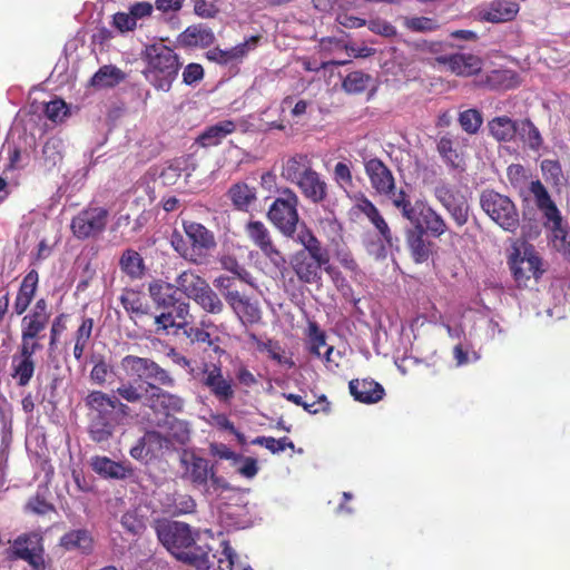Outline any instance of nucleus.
<instances>
[{"instance_id": "052dcab7", "label": "nucleus", "mask_w": 570, "mask_h": 570, "mask_svg": "<svg viewBox=\"0 0 570 570\" xmlns=\"http://www.w3.org/2000/svg\"><path fill=\"white\" fill-rule=\"evenodd\" d=\"M367 28L373 33L385 38H393L397 35V29L391 22L382 18H374L368 20Z\"/></svg>"}, {"instance_id": "0eeeda50", "label": "nucleus", "mask_w": 570, "mask_h": 570, "mask_svg": "<svg viewBox=\"0 0 570 570\" xmlns=\"http://www.w3.org/2000/svg\"><path fill=\"white\" fill-rule=\"evenodd\" d=\"M480 204L487 215L500 227L514 232L519 226V214L512 200L494 190H484Z\"/></svg>"}, {"instance_id": "a878e982", "label": "nucleus", "mask_w": 570, "mask_h": 570, "mask_svg": "<svg viewBox=\"0 0 570 570\" xmlns=\"http://www.w3.org/2000/svg\"><path fill=\"white\" fill-rule=\"evenodd\" d=\"M39 282V275L36 269H31L23 277L17 296L13 302V312L16 315H22L35 298Z\"/></svg>"}, {"instance_id": "680f3d73", "label": "nucleus", "mask_w": 570, "mask_h": 570, "mask_svg": "<svg viewBox=\"0 0 570 570\" xmlns=\"http://www.w3.org/2000/svg\"><path fill=\"white\" fill-rule=\"evenodd\" d=\"M68 112L67 105L61 99H55L46 104L45 114L48 119L58 122L61 121Z\"/></svg>"}, {"instance_id": "09e8293b", "label": "nucleus", "mask_w": 570, "mask_h": 570, "mask_svg": "<svg viewBox=\"0 0 570 570\" xmlns=\"http://www.w3.org/2000/svg\"><path fill=\"white\" fill-rule=\"evenodd\" d=\"M220 546L222 552L218 558V563L227 561L229 570H253V568L229 546L228 541H223Z\"/></svg>"}, {"instance_id": "338daca9", "label": "nucleus", "mask_w": 570, "mask_h": 570, "mask_svg": "<svg viewBox=\"0 0 570 570\" xmlns=\"http://www.w3.org/2000/svg\"><path fill=\"white\" fill-rule=\"evenodd\" d=\"M541 170L547 179H551L554 184H559L562 177L561 165L557 160L544 159L541 163Z\"/></svg>"}, {"instance_id": "0e129e2a", "label": "nucleus", "mask_w": 570, "mask_h": 570, "mask_svg": "<svg viewBox=\"0 0 570 570\" xmlns=\"http://www.w3.org/2000/svg\"><path fill=\"white\" fill-rule=\"evenodd\" d=\"M41 348L40 340L21 336V343L16 355L26 360H33V355Z\"/></svg>"}, {"instance_id": "8fccbe9b", "label": "nucleus", "mask_w": 570, "mask_h": 570, "mask_svg": "<svg viewBox=\"0 0 570 570\" xmlns=\"http://www.w3.org/2000/svg\"><path fill=\"white\" fill-rule=\"evenodd\" d=\"M403 26L413 32H433L440 28L438 21L429 17H404Z\"/></svg>"}, {"instance_id": "c03bdc74", "label": "nucleus", "mask_w": 570, "mask_h": 570, "mask_svg": "<svg viewBox=\"0 0 570 570\" xmlns=\"http://www.w3.org/2000/svg\"><path fill=\"white\" fill-rule=\"evenodd\" d=\"M183 37L184 41L189 46L207 47L210 46L215 40V36L212 29L202 24L188 27L184 31Z\"/></svg>"}, {"instance_id": "393cba45", "label": "nucleus", "mask_w": 570, "mask_h": 570, "mask_svg": "<svg viewBox=\"0 0 570 570\" xmlns=\"http://www.w3.org/2000/svg\"><path fill=\"white\" fill-rule=\"evenodd\" d=\"M257 41V37H252L250 39L226 50L213 48L207 51V58L220 65L234 63L242 60L249 50L254 49Z\"/></svg>"}, {"instance_id": "aec40b11", "label": "nucleus", "mask_w": 570, "mask_h": 570, "mask_svg": "<svg viewBox=\"0 0 570 570\" xmlns=\"http://www.w3.org/2000/svg\"><path fill=\"white\" fill-rule=\"evenodd\" d=\"M145 391L148 393L146 405L154 411L164 410L167 413H179L184 410L185 401L177 394L167 392L154 383H148Z\"/></svg>"}, {"instance_id": "9b49d317", "label": "nucleus", "mask_w": 570, "mask_h": 570, "mask_svg": "<svg viewBox=\"0 0 570 570\" xmlns=\"http://www.w3.org/2000/svg\"><path fill=\"white\" fill-rule=\"evenodd\" d=\"M245 233L276 269L282 272L286 268V259L274 245L271 233L264 223L249 220L245 226Z\"/></svg>"}, {"instance_id": "774afa93", "label": "nucleus", "mask_w": 570, "mask_h": 570, "mask_svg": "<svg viewBox=\"0 0 570 570\" xmlns=\"http://www.w3.org/2000/svg\"><path fill=\"white\" fill-rule=\"evenodd\" d=\"M204 77V69L198 63H189L183 71V81L188 86H193L200 81Z\"/></svg>"}, {"instance_id": "a18cd8bd", "label": "nucleus", "mask_w": 570, "mask_h": 570, "mask_svg": "<svg viewBox=\"0 0 570 570\" xmlns=\"http://www.w3.org/2000/svg\"><path fill=\"white\" fill-rule=\"evenodd\" d=\"M517 136L532 150H538L543 142L540 131L529 119L519 120Z\"/></svg>"}, {"instance_id": "5701e85b", "label": "nucleus", "mask_w": 570, "mask_h": 570, "mask_svg": "<svg viewBox=\"0 0 570 570\" xmlns=\"http://www.w3.org/2000/svg\"><path fill=\"white\" fill-rule=\"evenodd\" d=\"M348 389L354 400L361 403H376L384 396L383 386L371 379L352 380L348 384Z\"/></svg>"}, {"instance_id": "e433bc0d", "label": "nucleus", "mask_w": 570, "mask_h": 570, "mask_svg": "<svg viewBox=\"0 0 570 570\" xmlns=\"http://www.w3.org/2000/svg\"><path fill=\"white\" fill-rule=\"evenodd\" d=\"M228 197L236 209L247 212L256 200V189L246 183H236L228 189Z\"/></svg>"}, {"instance_id": "58836bf2", "label": "nucleus", "mask_w": 570, "mask_h": 570, "mask_svg": "<svg viewBox=\"0 0 570 570\" xmlns=\"http://www.w3.org/2000/svg\"><path fill=\"white\" fill-rule=\"evenodd\" d=\"M119 266L131 279L142 278L146 269L141 255L134 249H126L122 253Z\"/></svg>"}, {"instance_id": "bf43d9fd", "label": "nucleus", "mask_w": 570, "mask_h": 570, "mask_svg": "<svg viewBox=\"0 0 570 570\" xmlns=\"http://www.w3.org/2000/svg\"><path fill=\"white\" fill-rule=\"evenodd\" d=\"M233 466L246 479H253L258 472L257 460L250 456L238 454Z\"/></svg>"}, {"instance_id": "473e14b6", "label": "nucleus", "mask_w": 570, "mask_h": 570, "mask_svg": "<svg viewBox=\"0 0 570 570\" xmlns=\"http://www.w3.org/2000/svg\"><path fill=\"white\" fill-rule=\"evenodd\" d=\"M436 150L442 158L443 163L454 170H464L465 161L464 157L454 147V140L446 134L438 140Z\"/></svg>"}, {"instance_id": "c756f323", "label": "nucleus", "mask_w": 570, "mask_h": 570, "mask_svg": "<svg viewBox=\"0 0 570 570\" xmlns=\"http://www.w3.org/2000/svg\"><path fill=\"white\" fill-rule=\"evenodd\" d=\"M67 551H76L80 554H89L94 548V539L86 529H76L65 533L59 542Z\"/></svg>"}, {"instance_id": "5fc2aeb1", "label": "nucleus", "mask_w": 570, "mask_h": 570, "mask_svg": "<svg viewBox=\"0 0 570 570\" xmlns=\"http://www.w3.org/2000/svg\"><path fill=\"white\" fill-rule=\"evenodd\" d=\"M115 393L128 403H139L144 399L142 385L132 382H121Z\"/></svg>"}, {"instance_id": "bb28decb", "label": "nucleus", "mask_w": 570, "mask_h": 570, "mask_svg": "<svg viewBox=\"0 0 570 570\" xmlns=\"http://www.w3.org/2000/svg\"><path fill=\"white\" fill-rule=\"evenodd\" d=\"M91 466L97 474L114 480H124L134 472L129 463L116 462L107 456L92 458Z\"/></svg>"}, {"instance_id": "72a5a7b5", "label": "nucleus", "mask_w": 570, "mask_h": 570, "mask_svg": "<svg viewBox=\"0 0 570 570\" xmlns=\"http://www.w3.org/2000/svg\"><path fill=\"white\" fill-rule=\"evenodd\" d=\"M185 233L193 245V250H198L202 254L203 250H208L215 247L214 235L202 224L187 223L184 224Z\"/></svg>"}, {"instance_id": "b1692460", "label": "nucleus", "mask_w": 570, "mask_h": 570, "mask_svg": "<svg viewBox=\"0 0 570 570\" xmlns=\"http://www.w3.org/2000/svg\"><path fill=\"white\" fill-rule=\"evenodd\" d=\"M296 186L303 196L313 204H320L327 197V184L314 169L299 179Z\"/></svg>"}, {"instance_id": "39448f33", "label": "nucleus", "mask_w": 570, "mask_h": 570, "mask_svg": "<svg viewBox=\"0 0 570 570\" xmlns=\"http://www.w3.org/2000/svg\"><path fill=\"white\" fill-rule=\"evenodd\" d=\"M298 196L291 188L279 190V196L268 208L267 217L286 237H294L299 223Z\"/></svg>"}, {"instance_id": "de8ad7c7", "label": "nucleus", "mask_w": 570, "mask_h": 570, "mask_svg": "<svg viewBox=\"0 0 570 570\" xmlns=\"http://www.w3.org/2000/svg\"><path fill=\"white\" fill-rule=\"evenodd\" d=\"M458 121L463 131H465L469 135H475L479 132L483 124V117L478 109L471 108L461 111L459 114Z\"/></svg>"}, {"instance_id": "dca6fc26", "label": "nucleus", "mask_w": 570, "mask_h": 570, "mask_svg": "<svg viewBox=\"0 0 570 570\" xmlns=\"http://www.w3.org/2000/svg\"><path fill=\"white\" fill-rule=\"evenodd\" d=\"M520 6L515 0H491L481 3L476 9V17L481 21L503 23L512 21L519 13Z\"/></svg>"}, {"instance_id": "1a4fd4ad", "label": "nucleus", "mask_w": 570, "mask_h": 570, "mask_svg": "<svg viewBox=\"0 0 570 570\" xmlns=\"http://www.w3.org/2000/svg\"><path fill=\"white\" fill-rule=\"evenodd\" d=\"M291 266L297 278L305 284H314L322 278V268L327 271L330 256L326 252H296L291 257Z\"/></svg>"}, {"instance_id": "7c9ffc66", "label": "nucleus", "mask_w": 570, "mask_h": 570, "mask_svg": "<svg viewBox=\"0 0 570 570\" xmlns=\"http://www.w3.org/2000/svg\"><path fill=\"white\" fill-rule=\"evenodd\" d=\"M149 295L158 307L169 308L178 303L176 285L163 281H154L148 286Z\"/></svg>"}, {"instance_id": "423d86ee", "label": "nucleus", "mask_w": 570, "mask_h": 570, "mask_svg": "<svg viewBox=\"0 0 570 570\" xmlns=\"http://www.w3.org/2000/svg\"><path fill=\"white\" fill-rule=\"evenodd\" d=\"M120 368L126 376L145 381L147 384L154 381L166 387H175L176 385V380L169 372L148 357L126 355L120 361Z\"/></svg>"}, {"instance_id": "f704fd0d", "label": "nucleus", "mask_w": 570, "mask_h": 570, "mask_svg": "<svg viewBox=\"0 0 570 570\" xmlns=\"http://www.w3.org/2000/svg\"><path fill=\"white\" fill-rule=\"evenodd\" d=\"M519 120H512L508 116L494 117L488 122L491 136L498 141H511L517 136Z\"/></svg>"}, {"instance_id": "c9c22d12", "label": "nucleus", "mask_w": 570, "mask_h": 570, "mask_svg": "<svg viewBox=\"0 0 570 570\" xmlns=\"http://www.w3.org/2000/svg\"><path fill=\"white\" fill-rule=\"evenodd\" d=\"M206 285H208L207 281L191 271H184L176 278L177 289L193 301Z\"/></svg>"}, {"instance_id": "a211bd4d", "label": "nucleus", "mask_w": 570, "mask_h": 570, "mask_svg": "<svg viewBox=\"0 0 570 570\" xmlns=\"http://www.w3.org/2000/svg\"><path fill=\"white\" fill-rule=\"evenodd\" d=\"M224 297L243 325H252L261 321L262 313L256 302H252L238 291H228L224 293Z\"/></svg>"}, {"instance_id": "49530a36", "label": "nucleus", "mask_w": 570, "mask_h": 570, "mask_svg": "<svg viewBox=\"0 0 570 570\" xmlns=\"http://www.w3.org/2000/svg\"><path fill=\"white\" fill-rule=\"evenodd\" d=\"M114 420L91 417L89 424V435L94 442H107L114 434Z\"/></svg>"}, {"instance_id": "4468645a", "label": "nucleus", "mask_w": 570, "mask_h": 570, "mask_svg": "<svg viewBox=\"0 0 570 570\" xmlns=\"http://www.w3.org/2000/svg\"><path fill=\"white\" fill-rule=\"evenodd\" d=\"M179 464L181 469L180 478L183 480L199 489L207 485L213 468L207 459L194 452L184 451L180 454Z\"/></svg>"}, {"instance_id": "37998d69", "label": "nucleus", "mask_w": 570, "mask_h": 570, "mask_svg": "<svg viewBox=\"0 0 570 570\" xmlns=\"http://www.w3.org/2000/svg\"><path fill=\"white\" fill-rule=\"evenodd\" d=\"M125 311L135 316L148 314L149 307L140 293L134 289H125L119 297Z\"/></svg>"}, {"instance_id": "6ab92c4d", "label": "nucleus", "mask_w": 570, "mask_h": 570, "mask_svg": "<svg viewBox=\"0 0 570 570\" xmlns=\"http://www.w3.org/2000/svg\"><path fill=\"white\" fill-rule=\"evenodd\" d=\"M365 174L371 186L380 195L391 194L395 187V179L392 171L379 158H371L364 161Z\"/></svg>"}, {"instance_id": "c85d7f7f", "label": "nucleus", "mask_w": 570, "mask_h": 570, "mask_svg": "<svg viewBox=\"0 0 570 570\" xmlns=\"http://www.w3.org/2000/svg\"><path fill=\"white\" fill-rule=\"evenodd\" d=\"M86 406L95 415L92 417L114 420L116 396L101 391H92L85 399Z\"/></svg>"}, {"instance_id": "7ed1b4c3", "label": "nucleus", "mask_w": 570, "mask_h": 570, "mask_svg": "<svg viewBox=\"0 0 570 570\" xmlns=\"http://www.w3.org/2000/svg\"><path fill=\"white\" fill-rule=\"evenodd\" d=\"M386 196L409 222H419L422 218L426 230L433 237H440L446 232L448 226L443 217L426 203L417 200L412 204L407 194L402 189L396 191L394 188Z\"/></svg>"}, {"instance_id": "f8f14e48", "label": "nucleus", "mask_w": 570, "mask_h": 570, "mask_svg": "<svg viewBox=\"0 0 570 570\" xmlns=\"http://www.w3.org/2000/svg\"><path fill=\"white\" fill-rule=\"evenodd\" d=\"M108 212L102 207H89L81 210L71 220L72 234L79 239L95 237L104 232Z\"/></svg>"}, {"instance_id": "6e6d98bb", "label": "nucleus", "mask_w": 570, "mask_h": 570, "mask_svg": "<svg viewBox=\"0 0 570 570\" xmlns=\"http://www.w3.org/2000/svg\"><path fill=\"white\" fill-rule=\"evenodd\" d=\"M42 158L47 166H56L61 160V140L49 138L42 147Z\"/></svg>"}, {"instance_id": "4c0bfd02", "label": "nucleus", "mask_w": 570, "mask_h": 570, "mask_svg": "<svg viewBox=\"0 0 570 570\" xmlns=\"http://www.w3.org/2000/svg\"><path fill=\"white\" fill-rule=\"evenodd\" d=\"M453 358L458 367L475 363L481 358V354L472 341V333L464 336V340L453 347Z\"/></svg>"}, {"instance_id": "2eb2a0df", "label": "nucleus", "mask_w": 570, "mask_h": 570, "mask_svg": "<svg viewBox=\"0 0 570 570\" xmlns=\"http://www.w3.org/2000/svg\"><path fill=\"white\" fill-rule=\"evenodd\" d=\"M168 436L163 435L158 431H147L138 439L136 444L130 449V456L140 462H148L153 458L160 455L164 450L171 448Z\"/></svg>"}, {"instance_id": "a19ab883", "label": "nucleus", "mask_w": 570, "mask_h": 570, "mask_svg": "<svg viewBox=\"0 0 570 570\" xmlns=\"http://www.w3.org/2000/svg\"><path fill=\"white\" fill-rule=\"evenodd\" d=\"M36 368L35 360H26L18 355L12 356L11 376L19 386H26L30 383Z\"/></svg>"}, {"instance_id": "69168bd1", "label": "nucleus", "mask_w": 570, "mask_h": 570, "mask_svg": "<svg viewBox=\"0 0 570 570\" xmlns=\"http://www.w3.org/2000/svg\"><path fill=\"white\" fill-rule=\"evenodd\" d=\"M445 209L449 212L451 217L459 226H463L468 222L469 207L461 199H458L455 203H453Z\"/></svg>"}, {"instance_id": "13d9d810", "label": "nucleus", "mask_w": 570, "mask_h": 570, "mask_svg": "<svg viewBox=\"0 0 570 570\" xmlns=\"http://www.w3.org/2000/svg\"><path fill=\"white\" fill-rule=\"evenodd\" d=\"M333 179L345 191L354 186L351 168L344 161H338L335 165Z\"/></svg>"}, {"instance_id": "ea45409f", "label": "nucleus", "mask_w": 570, "mask_h": 570, "mask_svg": "<svg viewBox=\"0 0 570 570\" xmlns=\"http://www.w3.org/2000/svg\"><path fill=\"white\" fill-rule=\"evenodd\" d=\"M122 70L112 65L102 66L91 78V85L98 88L115 87L125 79Z\"/></svg>"}, {"instance_id": "79ce46f5", "label": "nucleus", "mask_w": 570, "mask_h": 570, "mask_svg": "<svg viewBox=\"0 0 570 570\" xmlns=\"http://www.w3.org/2000/svg\"><path fill=\"white\" fill-rule=\"evenodd\" d=\"M194 302L203 311L213 315L220 314L225 308L223 301L209 284L195 297Z\"/></svg>"}, {"instance_id": "412c9836", "label": "nucleus", "mask_w": 570, "mask_h": 570, "mask_svg": "<svg viewBox=\"0 0 570 570\" xmlns=\"http://www.w3.org/2000/svg\"><path fill=\"white\" fill-rule=\"evenodd\" d=\"M413 227L406 230V243L415 263H424L431 254V242L426 238L430 232L425 228V223L421 218L419 222H410Z\"/></svg>"}, {"instance_id": "6e6552de", "label": "nucleus", "mask_w": 570, "mask_h": 570, "mask_svg": "<svg viewBox=\"0 0 570 570\" xmlns=\"http://www.w3.org/2000/svg\"><path fill=\"white\" fill-rule=\"evenodd\" d=\"M190 375L220 403H230L235 396L234 384L224 376L222 367L214 363H203L198 368H190Z\"/></svg>"}, {"instance_id": "f03ea898", "label": "nucleus", "mask_w": 570, "mask_h": 570, "mask_svg": "<svg viewBox=\"0 0 570 570\" xmlns=\"http://www.w3.org/2000/svg\"><path fill=\"white\" fill-rule=\"evenodd\" d=\"M178 55L163 43L146 48L145 79L158 91L168 92L180 69Z\"/></svg>"}, {"instance_id": "3c124183", "label": "nucleus", "mask_w": 570, "mask_h": 570, "mask_svg": "<svg viewBox=\"0 0 570 570\" xmlns=\"http://www.w3.org/2000/svg\"><path fill=\"white\" fill-rule=\"evenodd\" d=\"M292 238L304 247L301 252H326V249L321 245L320 240L305 226H302V228L298 230L296 229L294 237Z\"/></svg>"}, {"instance_id": "e2e57ef3", "label": "nucleus", "mask_w": 570, "mask_h": 570, "mask_svg": "<svg viewBox=\"0 0 570 570\" xmlns=\"http://www.w3.org/2000/svg\"><path fill=\"white\" fill-rule=\"evenodd\" d=\"M205 494H216L224 492L229 489L228 482L220 475H218L214 469L210 470V475L206 487H202Z\"/></svg>"}, {"instance_id": "cd10ccee", "label": "nucleus", "mask_w": 570, "mask_h": 570, "mask_svg": "<svg viewBox=\"0 0 570 570\" xmlns=\"http://www.w3.org/2000/svg\"><path fill=\"white\" fill-rule=\"evenodd\" d=\"M313 169L312 159L306 154H295L282 165V177L296 185L299 179Z\"/></svg>"}, {"instance_id": "20e7f679", "label": "nucleus", "mask_w": 570, "mask_h": 570, "mask_svg": "<svg viewBox=\"0 0 570 570\" xmlns=\"http://www.w3.org/2000/svg\"><path fill=\"white\" fill-rule=\"evenodd\" d=\"M530 191L534 197L538 209L546 219V227L551 230L554 246L559 248L564 247L570 243V235L563 225L561 213L551 199L547 188L540 180H533L530 184Z\"/></svg>"}, {"instance_id": "864d4df0", "label": "nucleus", "mask_w": 570, "mask_h": 570, "mask_svg": "<svg viewBox=\"0 0 570 570\" xmlns=\"http://www.w3.org/2000/svg\"><path fill=\"white\" fill-rule=\"evenodd\" d=\"M170 507V512L174 515H183L194 513L196 511L197 504L191 495L185 493H175Z\"/></svg>"}, {"instance_id": "603ef678", "label": "nucleus", "mask_w": 570, "mask_h": 570, "mask_svg": "<svg viewBox=\"0 0 570 570\" xmlns=\"http://www.w3.org/2000/svg\"><path fill=\"white\" fill-rule=\"evenodd\" d=\"M371 80V77L363 71L350 72L343 80V88L348 94H360L364 91Z\"/></svg>"}, {"instance_id": "f257e3e1", "label": "nucleus", "mask_w": 570, "mask_h": 570, "mask_svg": "<svg viewBox=\"0 0 570 570\" xmlns=\"http://www.w3.org/2000/svg\"><path fill=\"white\" fill-rule=\"evenodd\" d=\"M157 535L164 547L178 560L197 570H209L215 554L208 547L195 544L191 528L179 521H165L157 525Z\"/></svg>"}, {"instance_id": "f3484780", "label": "nucleus", "mask_w": 570, "mask_h": 570, "mask_svg": "<svg viewBox=\"0 0 570 570\" xmlns=\"http://www.w3.org/2000/svg\"><path fill=\"white\" fill-rule=\"evenodd\" d=\"M51 313L45 298H39L21 321V336L40 340L50 321Z\"/></svg>"}, {"instance_id": "4be33fe9", "label": "nucleus", "mask_w": 570, "mask_h": 570, "mask_svg": "<svg viewBox=\"0 0 570 570\" xmlns=\"http://www.w3.org/2000/svg\"><path fill=\"white\" fill-rule=\"evenodd\" d=\"M435 61L439 65L445 66L452 73L461 77L476 75L482 68L480 58L473 55L453 53L439 56Z\"/></svg>"}, {"instance_id": "9d476101", "label": "nucleus", "mask_w": 570, "mask_h": 570, "mask_svg": "<svg viewBox=\"0 0 570 570\" xmlns=\"http://www.w3.org/2000/svg\"><path fill=\"white\" fill-rule=\"evenodd\" d=\"M509 265L519 286H527L528 281H537L543 274L541 259L531 246H525L523 250L514 248Z\"/></svg>"}, {"instance_id": "4d7b16f0", "label": "nucleus", "mask_w": 570, "mask_h": 570, "mask_svg": "<svg viewBox=\"0 0 570 570\" xmlns=\"http://www.w3.org/2000/svg\"><path fill=\"white\" fill-rule=\"evenodd\" d=\"M190 439V429L186 421L174 419L169 423V440L184 445Z\"/></svg>"}, {"instance_id": "ddd939ff", "label": "nucleus", "mask_w": 570, "mask_h": 570, "mask_svg": "<svg viewBox=\"0 0 570 570\" xmlns=\"http://www.w3.org/2000/svg\"><path fill=\"white\" fill-rule=\"evenodd\" d=\"M355 207L371 222L377 235L380 236V248L376 253L377 257L385 256L386 247H392L394 243L393 233L382 216L377 207L364 195L356 197Z\"/></svg>"}, {"instance_id": "2f4dec72", "label": "nucleus", "mask_w": 570, "mask_h": 570, "mask_svg": "<svg viewBox=\"0 0 570 570\" xmlns=\"http://www.w3.org/2000/svg\"><path fill=\"white\" fill-rule=\"evenodd\" d=\"M236 125L233 120H223L207 127L197 138V144L202 147H213L219 145L225 137L233 134Z\"/></svg>"}]
</instances>
